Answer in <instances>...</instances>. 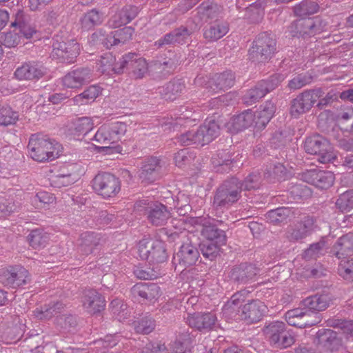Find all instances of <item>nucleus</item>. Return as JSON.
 <instances>
[{
	"label": "nucleus",
	"instance_id": "1",
	"mask_svg": "<svg viewBox=\"0 0 353 353\" xmlns=\"http://www.w3.org/2000/svg\"><path fill=\"white\" fill-rule=\"evenodd\" d=\"M245 290L233 294L223 305V314L230 319H244L250 323L259 321L266 312V305L259 300H253L243 305L245 301Z\"/></svg>",
	"mask_w": 353,
	"mask_h": 353
},
{
	"label": "nucleus",
	"instance_id": "2",
	"mask_svg": "<svg viewBox=\"0 0 353 353\" xmlns=\"http://www.w3.org/2000/svg\"><path fill=\"white\" fill-rule=\"evenodd\" d=\"M28 148L31 158L39 162L52 161L62 152V147L57 141L39 134L31 136Z\"/></svg>",
	"mask_w": 353,
	"mask_h": 353
},
{
	"label": "nucleus",
	"instance_id": "3",
	"mask_svg": "<svg viewBox=\"0 0 353 353\" xmlns=\"http://www.w3.org/2000/svg\"><path fill=\"white\" fill-rule=\"evenodd\" d=\"M263 331L266 339L274 347L287 348L295 342L292 332L288 330L282 321L271 322L264 327Z\"/></svg>",
	"mask_w": 353,
	"mask_h": 353
},
{
	"label": "nucleus",
	"instance_id": "4",
	"mask_svg": "<svg viewBox=\"0 0 353 353\" xmlns=\"http://www.w3.org/2000/svg\"><path fill=\"white\" fill-rule=\"evenodd\" d=\"M240 181L235 178L224 181L217 189L214 205L216 207L228 208L241 197Z\"/></svg>",
	"mask_w": 353,
	"mask_h": 353
},
{
	"label": "nucleus",
	"instance_id": "5",
	"mask_svg": "<svg viewBox=\"0 0 353 353\" xmlns=\"http://www.w3.org/2000/svg\"><path fill=\"white\" fill-rule=\"evenodd\" d=\"M276 51V40L267 32L260 34L249 50L250 59L252 61L264 62L270 59Z\"/></svg>",
	"mask_w": 353,
	"mask_h": 353
},
{
	"label": "nucleus",
	"instance_id": "6",
	"mask_svg": "<svg viewBox=\"0 0 353 353\" xmlns=\"http://www.w3.org/2000/svg\"><path fill=\"white\" fill-rule=\"evenodd\" d=\"M304 148L307 153L318 155L319 161L326 163L335 159V154L330 142L321 135H314L307 138Z\"/></svg>",
	"mask_w": 353,
	"mask_h": 353
},
{
	"label": "nucleus",
	"instance_id": "7",
	"mask_svg": "<svg viewBox=\"0 0 353 353\" xmlns=\"http://www.w3.org/2000/svg\"><path fill=\"white\" fill-rule=\"evenodd\" d=\"M139 256L152 263H162L167 259L164 243L161 241L145 238L138 245Z\"/></svg>",
	"mask_w": 353,
	"mask_h": 353
},
{
	"label": "nucleus",
	"instance_id": "8",
	"mask_svg": "<svg viewBox=\"0 0 353 353\" xmlns=\"http://www.w3.org/2000/svg\"><path fill=\"white\" fill-rule=\"evenodd\" d=\"M62 304L57 302L37 307L33 311V315L37 319L41 321L50 320L54 317L57 325L66 329L71 326L73 319L71 316L62 314Z\"/></svg>",
	"mask_w": 353,
	"mask_h": 353
},
{
	"label": "nucleus",
	"instance_id": "9",
	"mask_svg": "<svg viewBox=\"0 0 353 353\" xmlns=\"http://www.w3.org/2000/svg\"><path fill=\"white\" fill-rule=\"evenodd\" d=\"M92 187L99 195L105 199L116 196L121 189L119 179L108 172L98 174L92 181Z\"/></svg>",
	"mask_w": 353,
	"mask_h": 353
},
{
	"label": "nucleus",
	"instance_id": "10",
	"mask_svg": "<svg viewBox=\"0 0 353 353\" xmlns=\"http://www.w3.org/2000/svg\"><path fill=\"white\" fill-rule=\"evenodd\" d=\"M80 47L74 40L61 41L59 36L54 38L51 56L63 62L72 63L79 55Z\"/></svg>",
	"mask_w": 353,
	"mask_h": 353
},
{
	"label": "nucleus",
	"instance_id": "11",
	"mask_svg": "<svg viewBox=\"0 0 353 353\" xmlns=\"http://www.w3.org/2000/svg\"><path fill=\"white\" fill-rule=\"evenodd\" d=\"M0 279L5 285L17 288L29 283L30 276L28 270L23 267L14 266L3 270Z\"/></svg>",
	"mask_w": 353,
	"mask_h": 353
},
{
	"label": "nucleus",
	"instance_id": "12",
	"mask_svg": "<svg viewBox=\"0 0 353 353\" xmlns=\"http://www.w3.org/2000/svg\"><path fill=\"white\" fill-rule=\"evenodd\" d=\"M93 79V73L88 68H79L67 73L62 79L65 88L78 89Z\"/></svg>",
	"mask_w": 353,
	"mask_h": 353
},
{
	"label": "nucleus",
	"instance_id": "13",
	"mask_svg": "<svg viewBox=\"0 0 353 353\" xmlns=\"http://www.w3.org/2000/svg\"><path fill=\"white\" fill-rule=\"evenodd\" d=\"M46 74V68L42 64L28 61L18 67L14 75L19 81H37Z\"/></svg>",
	"mask_w": 353,
	"mask_h": 353
},
{
	"label": "nucleus",
	"instance_id": "14",
	"mask_svg": "<svg viewBox=\"0 0 353 353\" xmlns=\"http://www.w3.org/2000/svg\"><path fill=\"white\" fill-rule=\"evenodd\" d=\"M302 179L318 188L327 189L333 185L334 175L329 171L310 170L303 174Z\"/></svg>",
	"mask_w": 353,
	"mask_h": 353
},
{
	"label": "nucleus",
	"instance_id": "15",
	"mask_svg": "<svg viewBox=\"0 0 353 353\" xmlns=\"http://www.w3.org/2000/svg\"><path fill=\"white\" fill-rule=\"evenodd\" d=\"M199 258L198 249L190 243H183L173 257V263L181 268L193 265Z\"/></svg>",
	"mask_w": 353,
	"mask_h": 353
},
{
	"label": "nucleus",
	"instance_id": "16",
	"mask_svg": "<svg viewBox=\"0 0 353 353\" xmlns=\"http://www.w3.org/2000/svg\"><path fill=\"white\" fill-rule=\"evenodd\" d=\"M125 60V68L129 70L132 78L135 79H143L148 72L149 66L147 61L142 57H137L134 53H129L123 57Z\"/></svg>",
	"mask_w": 353,
	"mask_h": 353
},
{
	"label": "nucleus",
	"instance_id": "17",
	"mask_svg": "<svg viewBox=\"0 0 353 353\" xmlns=\"http://www.w3.org/2000/svg\"><path fill=\"white\" fill-rule=\"evenodd\" d=\"M216 321V316L210 312L188 314L187 323L198 330H209L213 327Z\"/></svg>",
	"mask_w": 353,
	"mask_h": 353
},
{
	"label": "nucleus",
	"instance_id": "18",
	"mask_svg": "<svg viewBox=\"0 0 353 353\" xmlns=\"http://www.w3.org/2000/svg\"><path fill=\"white\" fill-rule=\"evenodd\" d=\"M257 273L258 270L254 265L242 263L234 267L229 276L234 282L244 284L252 280Z\"/></svg>",
	"mask_w": 353,
	"mask_h": 353
},
{
	"label": "nucleus",
	"instance_id": "19",
	"mask_svg": "<svg viewBox=\"0 0 353 353\" xmlns=\"http://www.w3.org/2000/svg\"><path fill=\"white\" fill-rule=\"evenodd\" d=\"M82 303L88 313L95 314L104 308L105 300L96 290L88 289L83 292Z\"/></svg>",
	"mask_w": 353,
	"mask_h": 353
},
{
	"label": "nucleus",
	"instance_id": "20",
	"mask_svg": "<svg viewBox=\"0 0 353 353\" xmlns=\"http://www.w3.org/2000/svg\"><path fill=\"white\" fill-rule=\"evenodd\" d=\"M190 34L187 28L181 26L165 34L154 43V46L161 48L167 45H182L188 41Z\"/></svg>",
	"mask_w": 353,
	"mask_h": 353
},
{
	"label": "nucleus",
	"instance_id": "21",
	"mask_svg": "<svg viewBox=\"0 0 353 353\" xmlns=\"http://www.w3.org/2000/svg\"><path fill=\"white\" fill-rule=\"evenodd\" d=\"M132 292L134 296H139L143 301L155 303L161 294V288L155 283H138L133 286Z\"/></svg>",
	"mask_w": 353,
	"mask_h": 353
},
{
	"label": "nucleus",
	"instance_id": "22",
	"mask_svg": "<svg viewBox=\"0 0 353 353\" xmlns=\"http://www.w3.org/2000/svg\"><path fill=\"white\" fill-rule=\"evenodd\" d=\"M314 228V221L312 217H305L292 227L287 233L290 241H299L307 236Z\"/></svg>",
	"mask_w": 353,
	"mask_h": 353
},
{
	"label": "nucleus",
	"instance_id": "23",
	"mask_svg": "<svg viewBox=\"0 0 353 353\" xmlns=\"http://www.w3.org/2000/svg\"><path fill=\"white\" fill-rule=\"evenodd\" d=\"M234 77L231 71L217 74L207 83L206 89L210 93H215L231 88L234 85Z\"/></svg>",
	"mask_w": 353,
	"mask_h": 353
},
{
	"label": "nucleus",
	"instance_id": "24",
	"mask_svg": "<svg viewBox=\"0 0 353 353\" xmlns=\"http://www.w3.org/2000/svg\"><path fill=\"white\" fill-rule=\"evenodd\" d=\"M201 234L209 241L216 242L218 244H225L226 243V234L224 230L219 229L217 225L210 220L203 221Z\"/></svg>",
	"mask_w": 353,
	"mask_h": 353
},
{
	"label": "nucleus",
	"instance_id": "25",
	"mask_svg": "<svg viewBox=\"0 0 353 353\" xmlns=\"http://www.w3.org/2000/svg\"><path fill=\"white\" fill-rule=\"evenodd\" d=\"M116 61L115 57L110 53H106L101 56V59L97 63V69L102 74L112 75L113 74H120L123 72L125 68L126 61L122 60L119 63V68H113V64Z\"/></svg>",
	"mask_w": 353,
	"mask_h": 353
},
{
	"label": "nucleus",
	"instance_id": "26",
	"mask_svg": "<svg viewBox=\"0 0 353 353\" xmlns=\"http://www.w3.org/2000/svg\"><path fill=\"white\" fill-rule=\"evenodd\" d=\"M100 237L93 232H85L80 235L77 243V250L83 255L92 254L100 243Z\"/></svg>",
	"mask_w": 353,
	"mask_h": 353
},
{
	"label": "nucleus",
	"instance_id": "27",
	"mask_svg": "<svg viewBox=\"0 0 353 353\" xmlns=\"http://www.w3.org/2000/svg\"><path fill=\"white\" fill-rule=\"evenodd\" d=\"M147 218L152 225L162 226L166 224L170 218V212L167 206L157 201L156 204L152 205Z\"/></svg>",
	"mask_w": 353,
	"mask_h": 353
},
{
	"label": "nucleus",
	"instance_id": "28",
	"mask_svg": "<svg viewBox=\"0 0 353 353\" xmlns=\"http://www.w3.org/2000/svg\"><path fill=\"white\" fill-rule=\"evenodd\" d=\"M301 36H313L325 30L327 23L319 17L300 19Z\"/></svg>",
	"mask_w": 353,
	"mask_h": 353
},
{
	"label": "nucleus",
	"instance_id": "29",
	"mask_svg": "<svg viewBox=\"0 0 353 353\" xmlns=\"http://www.w3.org/2000/svg\"><path fill=\"white\" fill-rule=\"evenodd\" d=\"M197 131L201 145H204L212 141L219 135L220 127L214 120L206 119L203 124L197 129Z\"/></svg>",
	"mask_w": 353,
	"mask_h": 353
},
{
	"label": "nucleus",
	"instance_id": "30",
	"mask_svg": "<svg viewBox=\"0 0 353 353\" xmlns=\"http://www.w3.org/2000/svg\"><path fill=\"white\" fill-rule=\"evenodd\" d=\"M254 121V115L250 110H246L234 117L227 124L228 129L232 133H236L250 127Z\"/></svg>",
	"mask_w": 353,
	"mask_h": 353
},
{
	"label": "nucleus",
	"instance_id": "31",
	"mask_svg": "<svg viewBox=\"0 0 353 353\" xmlns=\"http://www.w3.org/2000/svg\"><path fill=\"white\" fill-rule=\"evenodd\" d=\"M160 161L157 157H150L145 159L139 172V177L145 181L151 183L159 176Z\"/></svg>",
	"mask_w": 353,
	"mask_h": 353
},
{
	"label": "nucleus",
	"instance_id": "32",
	"mask_svg": "<svg viewBox=\"0 0 353 353\" xmlns=\"http://www.w3.org/2000/svg\"><path fill=\"white\" fill-rule=\"evenodd\" d=\"M138 8L132 6L124 7L119 12L112 17L109 21L110 26L115 28L130 23L138 14Z\"/></svg>",
	"mask_w": 353,
	"mask_h": 353
},
{
	"label": "nucleus",
	"instance_id": "33",
	"mask_svg": "<svg viewBox=\"0 0 353 353\" xmlns=\"http://www.w3.org/2000/svg\"><path fill=\"white\" fill-rule=\"evenodd\" d=\"M352 236L345 235L340 237L334 245L332 252L339 259H347L353 254Z\"/></svg>",
	"mask_w": 353,
	"mask_h": 353
},
{
	"label": "nucleus",
	"instance_id": "34",
	"mask_svg": "<svg viewBox=\"0 0 353 353\" xmlns=\"http://www.w3.org/2000/svg\"><path fill=\"white\" fill-rule=\"evenodd\" d=\"M314 342L325 349L331 350L339 343L338 333L331 329H322L318 331Z\"/></svg>",
	"mask_w": 353,
	"mask_h": 353
},
{
	"label": "nucleus",
	"instance_id": "35",
	"mask_svg": "<svg viewBox=\"0 0 353 353\" xmlns=\"http://www.w3.org/2000/svg\"><path fill=\"white\" fill-rule=\"evenodd\" d=\"M11 27L17 28L26 38L32 37L36 33V30L30 23L28 17L24 14L22 10H18L15 14L14 21L11 23Z\"/></svg>",
	"mask_w": 353,
	"mask_h": 353
},
{
	"label": "nucleus",
	"instance_id": "36",
	"mask_svg": "<svg viewBox=\"0 0 353 353\" xmlns=\"http://www.w3.org/2000/svg\"><path fill=\"white\" fill-rule=\"evenodd\" d=\"M228 30L229 26L227 22L216 20L205 30L203 35L209 41H214L225 36Z\"/></svg>",
	"mask_w": 353,
	"mask_h": 353
},
{
	"label": "nucleus",
	"instance_id": "37",
	"mask_svg": "<svg viewBox=\"0 0 353 353\" xmlns=\"http://www.w3.org/2000/svg\"><path fill=\"white\" fill-rule=\"evenodd\" d=\"M70 169L63 168L61 173L55 176L52 179L54 184L58 187L68 186L75 183L79 177V174L76 172V166L70 165Z\"/></svg>",
	"mask_w": 353,
	"mask_h": 353
},
{
	"label": "nucleus",
	"instance_id": "38",
	"mask_svg": "<svg viewBox=\"0 0 353 353\" xmlns=\"http://www.w3.org/2000/svg\"><path fill=\"white\" fill-rule=\"evenodd\" d=\"M329 298L327 295H314L307 297L303 301V305L308 311H322L329 305Z\"/></svg>",
	"mask_w": 353,
	"mask_h": 353
},
{
	"label": "nucleus",
	"instance_id": "39",
	"mask_svg": "<svg viewBox=\"0 0 353 353\" xmlns=\"http://www.w3.org/2000/svg\"><path fill=\"white\" fill-rule=\"evenodd\" d=\"M101 91L102 89L100 86L91 85L82 93L75 96L73 99L74 102L78 105L93 102L101 94Z\"/></svg>",
	"mask_w": 353,
	"mask_h": 353
},
{
	"label": "nucleus",
	"instance_id": "40",
	"mask_svg": "<svg viewBox=\"0 0 353 353\" xmlns=\"http://www.w3.org/2000/svg\"><path fill=\"white\" fill-rule=\"evenodd\" d=\"M275 112V106L272 102L268 101L261 107V110L254 115L256 125L259 127H265Z\"/></svg>",
	"mask_w": 353,
	"mask_h": 353
},
{
	"label": "nucleus",
	"instance_id": "41",
	"mask_svg": "<svg viewBox=\"0 0 353 353\" xmlns=\"http://www.w3.org/2000/svg\"><path fill=\"white\" fill-rule=\"evenodd\" d=\"M197 10L199 17L203 21L216 18L220 12L219 7L216 4L207 1L203 2Z\"/></svg>",
	"mask_w": 353,
	"mask_h": 353
},
{
	"label": "nucleus",
	"instance_id": "42",
	"mask_svg": "<svg viewBox=\"0 0 353 353\" xmlns=\"http://www.w3.org/2000/svg\"><path fill=\"white\" fill-rule=\"evenodd\" d=\"M102 21L103 17L101 14L95 9L86 12L80 19L82 28L86 30L100 25Z\"/></svg>",
	"mask_w": 353,
	"mask_h": 353
},
{
	"label": "nucleus",
	"instance_id": "43",
	"mask_svg": "<svg viewBox=\"0 0 353 353\" xmlns=\"http://www.w3.org/2000/svg\"><path fill=\"white\" fill-rule=\"evenodd\" d=\"M110 309L113 316L119 321H125L129 316L128 307L122 299L112 300L110 305Z\"/></svg>",
	"mask_w": 353,
	"mask_h": 353
},
{
	"label": "nucleus",
	"instance_id": "44",
	"mask_svg": "<svg viewBox=\"0 0 353 353\" xmlns=\"http://www.w3.org/2000/svg\"><path fill=\"white\" fill-rule=\"evenodd\" d=\"M319 9V6L316 2L310 0H303L294 6V12L296 16L305 17L317 12Z\"/></svg>",
	"mask_w": 353,
	"mask_h": 353
},
{
	"label": "nucleus",
	"instance_id": "45",
	"mask_svg": "<svg viewBox=\"0 0 353 353\" xmlns=\"http://www.w3.org/2000/svg\"><path fill=\"white\" fill-rule=\"evenodd\" d=\"M324 92L321 88L314 90H309L303 92L298 95V97L305 103L308 110L318 101V100L323 97Z\"/></svg>",
	"mask_w": 353,
	"mask_h": 353
},
{
	"label": "nucleus",
	"instance_id": "46",
	"mask_svg": "<svg viewBox=\"0 0 353 353\" xmlns=\"http://www.w3.org/2000/svg\"><path fill=\"white\" fill-rule=\"evenodd\" d=\"M73 127L74 135H85L94 128V122L92 118L81 117L74 122Z\"/></svg>",
	"mask_w": 353,
	"mask_h": 353
},
{
	"label": "nucleus",
	"instance_id": "47",
	"mask_svg": "<svg viewBox=\"0 0 353 353\" xmlns=\"http://www.w3.org/2000/svg\"><path fill=\"white\" fill-rule=\"evenodd\" d=\"M263 86L260 81L254 88L249 90L243 97L244 102L248 105H252L265 97L267 93Z\"/></svg>",
	"mask_w": 353,
	"mask_h": 353
},
{
	"label": "nucleus",
	"instance_id": "48",
	"mask_svg": "<svg viewBox=\"0 0 353 353\" xmlns=\"http://www.w3.org/2000/svg\"><path fill=\"white\" fill-rule=\"evenodd\" d=\"M325 252V242L324 240H321L310 245V246L304 251L303 257L306 260L316 259L323 255Z\"/></svg>",
	"mask_w": 353,
	"mask_h": 353
},
{
	"label": "nucleus",
	"instance_id": "49",
	"mask_svg": "<svg viewBox=\"0 0 353 353\" xmlns=\"http://www.w3.org/2000/svg\"><path fill=\"white\" fill-rule=\"evenodd\" d=\"M94 139L98 143L105 145V146L101 147L103 149H108L110 147L107 145L114 143L108 123L101 125L99 128L97 132L95 133Z\"/></svg>",
	"mask_w": 353,
	"mask_h": 353
},
{
	"label": "nucleus",
	"instance_id": "50",
	"mask_svg": "<svg viewBox=\"0 0 353 353\" xmlns=\"http://www.w3.org/2000/svg\"><path fill=\"white\" fill-rule=\"evenodd\" d=\"M290 210L286 208H279L269 211L266 214V219L270 223L278 224L284 222L289 216Z\"/></svg>",
	"mask_w": 353,
	"mask_h": 353
},
{
	"label": "nucleus",
	"instance_id": "51",
	"mask_svg": "<svg viewBox=\"0 0 353 353\" xmlns=\"http://www.w3.org/2000/svg\"><path fill=\"white\" fill-rule=\"evenodd\" d=\"M17 112L12 110L9 106L0 105V125H8L14 124L18 119Z\"/></svg>",
	"mask_w": 353,
	"mask_h": 353
},
{
	"label": "nucleus",
	"instance_id": "52",
	"mask_svg": "<svg viewBox=\"0 0 353 353\" xmlns=\"http://www.w3.org/2000/svg\"><path fill=\"white\" fill-rule=\"evenodd\" d=\"M28 241L30 245L37 249L46 245L48 241V236L45 232L36 230L28 235Z\"/></svg>",
	"mask_w": 353,
	"mask_h": 353
},
{
	"label": "nucleus",
	"instance_id": "53",
	"mask_svg": "<svg viewBox=\"0 0 353 353\" xmlns=\"http://www.w3.org/2000/svg\"><path fill=\"white\" fill-rule=\"evenodd\" d=\"M110 132L112 135V139L114 143L119 141L127 132V125L125 123L115 121L108 123Z\"/></svg>",
	"mask_w": 353,
	"mask_h": 353
},
{
	"label": "nucleus",
	"instance_id": "54",
	"mask_svg": "<svg viewBox=\"0 0 353 353\" xmlns=\"http://www.w3.org/2000/svg\"><path fill=\"white\" fill-rule=\"evenodd\" d=\"M197 130H192L178 137V141L182 145H200L201 142Z\"/></svg>",
	"mask_w": 353,
	"mask_h": 353
},
{
	"label": "nucleus",
	"instance_id": "55",
	"mask_svg": "<svg viewBox=\"0 0 353 353\" xmlns=\"http://www.w3.org/2000/svg\"><path fill=\"white\" fill-rule=\"evenodd\" d=\"M133 327L137 333L147 334L154 329L155 323L152 318L144 317L139 322L134 321Z\"/></svg>",
	"mask_w": 353,
	"mask_h": 353
},
{
	"label": "nucleus",
	"instance_id": "56",
	"mask_svg": "<svg viewBox=\"0 0 353 353\" xmlns=\"http://www.w3.org/2000/svg\"><path fill=\"white\" fill-rule=\"evenodd\" d=\"M21 36L15 32L9 31L0 34V43L6 48H14L20 42Z\"/></svg>",
	"mask_w": 353,
	"mask_h": 353
},
{
	"label": "nucleus",
	"instance_id": "57",
	"mask_svg": "<svg viewBox=\"0 0 353 353\" xmlns=\"http://www.w3.org/2000/svg\"><path fill=\"white\" fill-rule=\"evenodd\" d=\"M339 272L343 279L353 280V258L341 259Z\"/></svg>",
	"mask_w": 353,
	"mask_h": 353
},
{
	"label": "nucleus",
	"instance_id": "58",
	"mask_svg": "<svg viewBox=\"0 0 353 353\" xmlns=\"http://www.w3.org/2000/svg\"><path fill=\"white\" fill-rule=\"evenodd\" d=\"M19 208V205L16 204L12 199H0V217L10 215Z\"/></svg>",
	"mask_w": 353,
	"mask_h": 353
},
{
	"label": "nucleus",
	"instance_id": "59",
	"mask_svg": "<svg viewBox=\"0 0 353 353\" xmlns=\"http://www.w3.org/2000/svg\"><path fill=\"white\" fill-rule=\"evenodd\" d=\"M185 88V85L181 80H175L169 82L166 85V94L168 95V99L173 100L176 96L181 93Z\"/></svg>",
	"mask_w": 353,
	"mask_h": 353
},
{
	"label": "nucleus",
	"instance_id": "60",
	"mask_svg": "<svg viewBox=\"0 0 353 353\" xmlns=\"http://www.w3.org/2000/svg\"><path fill=\"white\" fill-rule=\"evenodd\" d=\"M288 191L294 200L307 197L311 194L310 190L302 183L292 185Z\"/></svg>",
	"mask_w": 353,
	"mask_h": 353
},
{
	"label": "nucleus",
	"instance_id": "61",
	"mask_svg": "<svg viewBox=\"0 0 353 353\" xmlns=\"http://www.w3.org/2000/svg\"><path fill=\"white\" fill-rule=\"evenodd\" d=\"M263 15V9L255 3L245 8L244 17L251 22H257Z\"/></svg>",
	"mask_w": 353,
	"mask_h": 353
},
{
	"label": "nucleus",
	"instance_id": "62",
	"mask_svg": "<svg viewBox=\"0 0 353 353\" xmlns=\"http://www.w3.org/2000/svg\"><path fill=\"white\" fill-rule=\"evenodd\" d=\"M337 118L342 130H343V125L348 121H350L352 122L350 130L345 128V131L347 132L349 131L353 132V108L347 107L344 108L339 113Z\"/></svg>",
	"mask_w": 353,
	"mask_h": 353
},
{
	"label": "nucleus",
	"instance_id": "63",
	"mask_svg": "<svg viewBox=\"0 0 353 353\" xmlns=\"http://www.w3.org/2000/svg\"><path fill=\"white\" fill-rule=\"evenodd\" d=\"M157 202L148 198L138 200L134 205V211L140 214H143L148 216L152 205L156 204Z\"/></svg>",
	"mask_w": 353,
	"mask_h": 353
},
{
	"label": "nucleus",
	"instance_id": "64",
	"mask_svg": "<svg viewBox=\"0 0 353 353\" xmlns=\"http://www.w3.org/2000/svg\"><path fill=\"white\" fill-rule=\"evenodd\" d=\"M55 200V197L52 194L47 192H39L32 198V203L41 207L42 204L52 203Z\"/></svg>",
	"mask_w": 353,
	"mask_h": 353
}]
</instances>
